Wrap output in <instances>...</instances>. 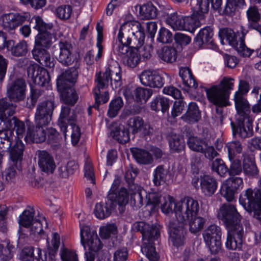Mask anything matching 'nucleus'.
Instances as JSON below:
<instances>
[{
	"label": "nucleus",
	"instance_id": "f257e3e1",
	"mask_svg": "<svg viewBox=\"0 0 261 261\" xmlns=\"http://www.w3.org/2000/svg\"><path fill=\"white\" fill-rule=\"evenodd\" d=\"M135 231H140L143 239V244L141 248L150 261H159L160 256L155 251L153 241L157 240L160 236V228L156 225H150L143 221L135 222L132 226Z\"/></svg>",
	"mask_w": 261,
	"mask_h": 261
},
{
	"label": "nucleus",
	"instance_id": "f03ea898",
	"mask_svg": "<svg viewBox=\"0 0 261 261\" xmlns=\"http://www.w3.org/2000/svg\"><path fill=\"white\" fill-rule=\"evenodd\" d=\"M145 38L144 29L141 23L136 20L123 23L117 36L118 42L131 45L133 48L140 47Z\"/></svg>",
	"mask_w": 261,
	"mask_h": 261
},
{
	"label": "nucleus",
	"instance_id": "7ed1b4c3",
	"mask_svg": "<svg viewBox=\"0 0 261 261\" xmlns=\"http://www.w3.org/2000/svg\"><path fill=\"white\" fill-rule=\"evenodd\" d=\"M233 81L232 78L224 77L218 85L204 88L207 99L220 107L227 106L230 91L233 89Z\"/></svg>",
	"mask_w": 261,
	"mask_h": 261
},
{
	"label": "nucleus",
	"instance_id": "20e7f679",
	"mask_svg": "<svg viewBox=\"0 0 261 261\" xmlns=\"http://www.w3.org/2000/svg\"><path fill=\"white\" fill-rule=\"evenodd\" d=\"M95 81L97 83V85L94 88L93 92L96 102L95 107L97 108L99 94H100L101 93L100 90L108 87L110 81L113 89H117L121 86V75L120 70L117 69L116 71H114L108 67L102 73V75L100 72L97 74Z\"/></svg>",
	"mask_w": 261,
	"mask_h": 261
},
{
	"label": "nucleus",
	"instance_id": "39448f33",
	"mask_svg": "<svg viewBox=\"0 0 261 261\" xmlns=\"http://www.w3.org/2000/svg\"><path fill=\"white\" fill-rule=\"evenodd\" d=\"M81 242L86 250V244L89 247V251H86V261H94L95 254L102 247V244L96 231L91 230L89 226L81 227Z\"/></svg>",
	"mask_w": 261,
	"mask_h": 261
},
{
	"label": "nucleus",
	"instance_id": "423d86ee",
	"mask_svg": "<svg viewBox=\"0 0 261 261\" xmlns=\"http://www.w3.org/2000/svg\"><path fill=\"white\" fill-rule=\"evenodd\" d=\"M30 23L34 24L33 28L39 33L35 37V47L48 48L52 43V35L50 31L52 30V23H46L38 16H34Z\"/></svg>",
	"mask_w": 261,
	"mask_h": 261
},
{
	"label": "nucleus",
	"instance_id": "0eeeda50",
	"mask_svg": "<svg viewBox=\"0 0 261 261\" xmlns=\"http://www.w3.org/2000/svg\"><path fill=\"white\" fill-rule=\"evenodd\" d=\"M239 201L246 211H253L254 217L261 221V190L247 189L244 194L240 195Z\"/></svg>",
	"mask_w": 261,
	"mask_h": 261
},
{
	"label": "nucleus",
	"instance_id": "6e6552de",
	"mask_svg": "<svg viewBox=\"0 0 261 261\" xmlns=\"http://www.w3.org/2000/svg\"><path fill=\"white\" fill-rule=\"evenodd\" d=\"M179 215L177 220L179 223L187 224L189 218L197 215L199 210V204L197 200L191 197H185L180 205H177Z\"/></svg>",
	"mask_w": 261,
	"mask_h": 261
},
{
	"label": "nucleus",
	"instance_id": "1a4fd4ad",
	"mask_svg": "<svg viewBox=\"0 0 261 261\" xmlns=\"http://www.w3.org/2000/svg\"><path fill=\"white\" fill-rule=\"evenodd\" d=\"M218 217L224 222L227 229L242 226L241 224V216L236 207L232 204H223L220 208Z\"/></svg>",
	"mask_w": 261,
	"mask_h": 261
},
{
	"label": "nucleus",
	"instance_id": "9d476101",
	"mask_svg": "<svg viewBox=\"0 0 261 261\" xmlns=\"http://www.w3.org/2000/svg\"><path fill=\"white\" fill-rule=\"evenodd\" d=\"M55 106L52 100H46L37 106L35 114V124L48 125L50 123Z\"/></svg>",
	"mask_w": 261,
	"mask_h": 261
},
{
	"label": "nucleus",
	"instance_id": "9b49d317",
	"mask_svg": "<svg viewBox=\"0 0 261 261\" xmlns=\"http://www.w3.org/2000/svg\"><path fill=\"white\" fill-rule=\"evenodd\" d=\"M26 89L25 80L22 78L16 79L8 85L7 95L12 102H19L24 100Z\"/></svg>",
	"mask_w": 261,
	"mask_h": 261
},
{
	"label": "nucleus",
	"instance_id": "f8f14e48",
	"mask_svg": "<svg viewBox=\"0 0 261 261\" xmlns=\"http://www.w3.org/2000/svg\"><path fill=\"white\" fill-rule=\"evenodd\" d=\"M28 75L36 85L43 86L50 80L49 73L46 69L36 64H31L27 69Z\"/></svg>",
	"mask_w": 261,
	"mask_h": 261
},
{
	"label": "nucleus",
	"instance_id": "ddd939ff",
	"mask_svg": "<svg viewBox=\"0 0 261 261\" xmlns=\"http://www.w3.org/2000/svg\"><path fill=\"white\" fill-rule=\"evenodd\" d=\"M244 230L243 226L228 229L226 248L230 250H241L243 242Z\"/></svg>",
	"mask_w": 261,
	"mask_h": 261
},
{
	"label": "nucleus",
	"instance_id": "4468645a",
	"mask_svg": "<svg viewBox=\"0 0 261 261\" xmlns=\"http://www.w3.org/2000/svg\"><path fill=\"white\" fill-rule=\"evenodd\" d=\"M80 67V62L76 61L73 67H71L59 76L57 80V87H59L61 89L63 87H72L76 82Z\"/></svg>",
	"mask_w": 261,
	"mask_h": 261
},
{
	"label": "nucleus",
	"instance_id": "2eb2a0df",
	"mask_svg": "<svg viewBox=\"0 0 261 261\" xmlns=\"http://www.w3.org/2000/svg\"><path fill=\"white\" fill-rule=\"evenodd\" d=\"M252 118L243 119L237 118L236 122H231L233 135L238 134L242 138L251 136L252 135Z\"/></svg>",
	"mask_w": 261,
	"mask_h": 261
},
{
	"label": "nucleus",
	"instance_id": "dca6fc26",
	"mask_svg": "<svg viewBox=\"0 0 261 261\" xmlns=\"http://www.w3.org/2000/svg\"><path fill=\"white\" fill-rule=\"evenodd\" d=\"M60 53L57 60L65 66H69L76 61L79 62L72 53V45L67 41H60L59 43Z\"/></svg>",
	"mask_w": 261,
	"mask_h": 261
},
{
	"label": "nucleus",
	"instance_id": "f3484780",
	"mask_svg": "<svg viewBox=\"0 0 261 261\" xmlns=\"http://www.w3.org/2000/svg\"><path fill=\"white\" fill-rule=\"evenodd\" d=\"M47 125H36L30 124L28 126V130L25 139L26 141L39 143L44 142L46 138V133L44 127Z\"/></svg>",
	"mask_w": 261,
	"mask_h": 261
},
{
	"label": "nucleus",
	"instance_id": "a211bd4d",
	"mask_svg": "<svg viewBox=\"0 0 261 261\" xmlns=\"http://www.w3.org/2000/svg\"><path fill=\"white\" fill-rule=\"evenodd\" d=\"M141 84L146 86L161 88L164 83V79L155 71L144 70L140 75Z\"/></svg>",
	"mask_w": 261,
	"mask_h": 261
},
{
	"label": "nucleus",
	"instance_id": "6ab92c4d",
	"mask_svg": "<svg viewBox=\"0 0 261 261\" xmlns=\"http://www.w3.org/2000/svg\"><path fill=\"white\" fill-rule=\"evenodd\" d=\"M213 35V29L210 27H206L201 29L195 38V44L199 47L206 45L208 48H216L217 45L214 42Z\"/></svg>",
	"mask_w": 261,
	"mask_h": 261
},
{
	"label": "nucleus",
	"instance_id": "aec40b11",
	"mask_svg": "<svg viewBox=\"0 0 261 261\" xmlns=\"http://www.w3.org/2000/svg\"><path fill=\"white\" fill-rule=\"evenodd\" d=\"M234 99L237 112V118L243 119L251 118L249 115L251 111L250 106L247 99L240 93L236 92Z\"/></svg>",
	"mask_w": 261,
	"mask_h": 261
},
{
	"label": "nucleus",
	"instance_id": "412c9836",
	"mask_svg": "<svg viewBox=\"0 0 261 261\" xmlns=\"http://www.w3.org/2000/svg\"><path fill=\"white\" fill-rule=\"evenodd\" d=\"M32 53L33 58L41 65L50 68L55 66V61L46 48L34 47Z\"/></svg>",
	"mask_w": 261,
	"mask_h": 261
},
{
	"label": "nucleus",
	"instance_id": "4be33fe9",
	"mask_svg": "<svg viewBox=\"0 0 261 261\" xmlns=\"http://www.w3.org/2000/svg\"><path fill=\"white\" fill-rule=\"evenodd\" d=\"M38 165L41 170L47 173H52L56 165L52 155L46 150L38 151Z\"/></svg>",
	"mask_w": 261,
	"mask_h": 261
},
{
	"label": "nucleus",
	"instance_id": "5701e85b",
	"mask_svg": "<svg viewBox=\"0 0 261 261\" xmlns=\"http://www.w3.org/2000/svg\"><path fill=\"white\" fill-rule=\"evenodd\" d=\"M76 116L74 111H71L69 106L63 107L58 120V124L64 133H66L67 124H73L76 122Z\"/></svg>",
	"mask_w": 261,
	"mask_h": 261
},
{
	"label": "nucleus",
	"instance_id": "b1692460",
	"mask_svg": "<svg viewBox=\"0 0 261 261\" xmlns=\"http://www.w3.org/2000/svg\"><path fill=\"white\" fill-rule=\"evenodd\" d=\"M179 226L170 223L169 226V239L175 246L178 247L184 244V225L181 223Z\"/></svg>",
	"mask_w": 261,
	"mask_h": 261
},
{
	"label": "nucleus",
	"instance_id": "393cba45",
	"mask_svg": "<svg viewBox=\"0 0 261 261\" xmlns=\"http://www.w3.org/2000/svg\"><path fill=\"white\" fill-rule=\"evenodd\" d=\"M107 199L112 201L113 205L115 207L116 204L119 205L120 211L123 212L124 205H125L128 200V192L126 188L121 189L116 193H109Z\"/></svg>",
	"mask_w": 261,
	"mask_h": 261
},
{
	"label": "nucleus",
	"instance_id": "a878e982",
	"mask_svg": "<svg viewBox=\"0 0 261 261\" xmlns=\"http://www.w3.org/2000/svg\"><path fill=\"white\" fill-rule=\"evenodd\" d=\"M24 150V145L23 142L21 140H17L15 144L7 150L9 152L10 164L21 166Z\"/></svg>",
	"mask_w": 261,
	"mask_h": 261
},
{
	"label": "nucleus",
	"instance_id": "bb28decb",
	"mask_svg": "<svg viewBox=\"0 0 261 261\" xmlns=\"http://www.w3.org/2000/svg\"><path fill=\"white\" fill-rule=\"evenodd\" d=\"M200 187L204 195L211 196L217 188V180L210 175H205L200 178Z\"/></svg>",
	"mask_w": 261,
	"mask_h": 261
},
{
	"label": "nucleus",
	"instance_id": "cd10ccee",
	"mask_svg": "<svg viewBox=\"0 0 261 261\" xmlns=\"http://www.w3.org/2000/svg\"><path fill=\"white\" fill-rule=\"evenodd\" d=\"M243 171L245 175L250 177H254L259 173L254 159L247 154L243 155Z\"/></svg>",
	"mask_w": 261,
	"mask_h": 261
},
{
	"label": "nucleus",
	"instance_id": "c85d7f7f",
	"mask_svg": "<svg viewBox=\"0 0 261 261\" xmlns=\"http://www.w3.org/2000/svg\"><path fill=\"white\" fill-rule=\"evenodd\" d=\"M201 118V114L198 107L195 102H190L185 114L181 119L189 123H194L198 122Z\"/></svg>",
	"mask_w": 261,
	"mask_h": 261
},
{
	"label": "nucleus",
	"instance_id": "c756f323",
	"mask_svg": "<svg viewBox=\"0 0 261 261\" xmlns=\"http://www.w3.org/2000/svg\"><path fill=\"white\" fill-rule=\"evenodd\" d=\"M111 135L115 140L122 144L127 142L130 139L128 129L122 125H113L111 130Z\"/></svg>",
	"mask_w": 261,
	"mask_h": 261
},
{
	"label": "nucleus",
	"instance_id": "7c9ffc66",
	"mask_svg": "<svg viewBox=\"0 0 261 261\" xmlns=\"http://www.w3.org/2000/svg\"><path fill=\"white\" fill-rule=\"evenodd\" d=\"M114 208L112 201L107 200L105 202H100L96 203L94 209V214L95 216L99 219H105L109 217L112 210Z\"/></svg>",
	"mask_w": 261,
	"mask_h": 261
},
{
	"label": "nucleus",
	"instance_id": "2f4dec72",
	"mask_svg": "<svg viewBox=\"0 0 261 261\" xmlns=\"http://www.w3.org/2000/svg\"><path fill=\"white\" fill-rule=\"evenodd\" d=\"M64 102L68 105L73 106L77 101L78 96L72 87L64 86L61 89L57 87Z\"/></svg>",
	"mask_w": 261,
	"mask_h": 261
},
{
	"label": "nucleus",
	"instance_id": "473e14b6",
	"mask_svg": "<svg viewBox=\"0 0 261 261\" xmlns=\"http://www.w3.org/2000/svg\"><path fill=\"white\" fill-rule=\"evenodd\" d=\"M37 256H34V248L31 246L24 247L21 252L20 258L21 261H44L42 258V250L37 248Z\"/></svg>",
	"mask_w": 261,
	"mask_h": 261
},
{
	"label": "nucleus",
	"instance_id": "72a5a7b5",
	"mask_svg": "<svg viewBox=\"0 0 261 261\" xmlns=\"http://www.w3.org/2000/svg\"><path fill=\"white\" fill-rule=\"evenodd\" d=\"M133 157L137 162L143 164H150L152 161L151 154L147 151L138 148L130 149Z\"/></svg>",
	"mask_w": 261,
	"mask_h": 261
},
{
	"label": "nucleus",
	"instance_id": "f704fd0d",
	"mask_svg": "<svg viewBox=\"0 0 261 261\" xmlns=\"http://www.w3.org/2000/svg\"><path fill=\"white\" fill-rule=\"evenodd\" d=\"M179 74L182 80L183 84L188 88L196 89L198 87V84L189 68H181L179 69Z\"/></svg>",
	"mask_w": 261,
	"mask_h": 261
},
{
	"label": "nucleus",
	"instance_id": "c9c22d12",
	"mask_svg": "<svg viewBox=\"0 0 261 261\" xmlns=\"http://www.w3.org/2000/svg\"><path fill=\"white\" fill-rule=\"evenodd\" d=\"M219 37L222 44L225 43L224 40L225 39L229 44L234 48L239 45L237 40L236 35L234 31L230 29L223 28L220 29L219 32Z\"/></svg>",
	"mask_w": 261,
	"mask_h": 261
},
{
	"label": "nucleus",
	"instance_id": "e433bc0d",
	"mask_svg": "<svg viewBox=\"0 0 261 261\" xmlns=\"http://www.w3.org/2000/svg\"><path fill=\"white\" fill-rule=\"evenodd\" d=\"M139 48L132 47L129 52L123 58V63L125 65L134 68L139 64L141 59L139 55Z\"/></svg>",
	"mask_w": 261,
	"mask_h": 261
},
{
	"label": "nucleus",
	"instance_id": "4c0bfd02",
	"mask_svg": "<svg viewBox=\"0 0 261 261\" xmlns=\"http://www.w3.org/2000/svg\"><path fill=\"white\" fill-rule=\"evenodd\" d=\"M159 57L167 63H173L176 60L177 52L175 48L166 46L162 48L159 53Z\"/></svg>",
	"mask_w": 261,
	"mask_h": 261
},
{
	"label": "nucleus",
	"instance_id": "58836bf2",
	"mask_svg": "<svg viewBox=\"0 0 261 261\" xmlns=\"http://www.w3.org/2000/svg\"><path fill=\"white\" fill-rule=\"evenodd\" d=\"M169 106V100L168 98L158 96L151 102L150 108L155 112L161 110L163 113H165L168 110Z\"/></svg>",
	"mask_w": 261,
	"mask_h": 261
},
{
	"label": "nucleus",
	"instance_id": "ea45409f",
	"mask_svg": "<svg viewBox=\"0 0 261 261\" xmlns=\"http://www.w3.org/2000/svg\"><path fill=\"white\" fill-rule=\"evenodd\" d=\"M139 14L142 19H154L157 16V9L149 3L140 6Z\"/></svg>",
	"mask_w": 261,
	"mask_h": 261
},
{
	"label": "nucleus",
	"instance_id": "a19ab883",
	"mask_svg": "<svg viewBox=\"0 0 261 261\" xmlns=\"http://www.w3.org/2000/svg\"><path fill=\"white\" fill-rule=\"evenodd\" d=\"M17 106L7 98H0V117L12 116L15 112Z\"/></svg>",
	"mask_w": 261,
	"mask_h": 261
},
{
	"label": "nucleus",
	"instance_id": "79ce46f5",
	"mask_svg": "<svg viewBox=\"0 0 261 261\" xmlns=\"http://www.w3.org/2000/svg\"><path fill=\"white\" fill-rule=\"evenodd\" d=\"M166 22L174 30H182L184 22V16L178 15L177 13H173L167 15L165 19Z\"/></svg>",
	"mask_w": 261,
	"mask_h": 261
},
{
	"label": "nucleus",
	"instance_id": "37998d69",
	"mask_svg": "<svg viewBox=\"0 0 261 261\" xmlns=\"http://www.w3.org/2000/svg\"><path fill=\"white\" fill-rule=\"evenodd\" d=\"M164 202L161 205V210L164 213L169 214L174 211L176 214V217L179 215L177 211V205H180V202L175 203L174 199L171 196L168 195L164 198Z\"/></svg>",
	"mask_w": 261,
	"mask_h": 261
},
{
	"label": "nucleus",
	"instance_id": "c03bdc74",
	"mask_svg": "<svg viewBox=\"0 0 261 261\" xmlns=\"http://www.w3.org/2000/svg\"><path fill=\"white\" fill-rule=\"evenodd\" d=\"M34 209L28 206L19 217L18 221L19 225L26 228L29 227L35 220L34 219Z\"/></svg>",
	"mask_w": 261,
	"mask_h": 261
},
{
	"label": "nucleus",
	"instance_id": "a18cd8bd",
	"mask_svg": "<svg viewBox=\"0 0 261 261\" xmlns=\"http://www.w3.org/2000/svg\"><path fill=\"white\" fill-rule=\"evenodd\" d=\"M205 222V218L196 216L189 218L187 224H189L190 231L195 234L203 229Z\"/></svg>",
	"mask_w": 261,
	"mask_h": 261
},
{
	"label": "nucleus",
	"instance_id": "49530a36",
	"mask_svg": "<svg viewBox=\"0 0 261 261\" xmlns=\"http://www.w3.org/2000/svg\"><path fill=\"white\" fill-rule=\"evenodd\" d=\"M221 236L222 231L221 228L214 224L208 226L202 233L204 241L221 238Z\"/></svg>",
	"mask_w": 261,
	"mask_h": 261
},
{
	"label": "nucleus",
	"instance_id": "de8ad7c7",
	"mask_svg": "<svg viewBox=\"0 0 261 261\" xmlns=\"http://www.w3.org/2000/svg\"><path fill=\"white\" fill-rule=\"evenodd\" d=\"M170 149L173 151H180L185 147L183 138L175 134L171 133L168 137Z\"/></svg>",
	"mask_w": 261,
	"mask_h": 261
},
{
	"label": "nucleus",
	"instance_id": "09e8293b",
	"mask_svg": "<svg viewBox=\"0 0 261 261\" xmlns=\"http://www.w3.org/2000/svg\"><path fill=\"white\" fill-rule=\"evenodd\" d=\"M13 134L11 129L0 132V148L4 151L10 148L13 142Z\"/></svg>",
	"mask_w": 261,
	"mask_h": 261
},
{
	"label": "nucleus",
	"instance_id": "8fccbe9b",
	"mask_svg": "<svg viewBox=\"0 0 261 261\" xmlns=\"http://www.w3.org/2000/svg\"><path fill=\"white\" fill-rule=\"evenodd\" d=\"M123 99L121 97L117 96L114 98L109 104L108 116L110 118L116 117L123 107Z\"/></svg>",
	"mask_w": 261,
	"mask_h": 261
},
{
	"label": "nucleus",
	"instance_id": "3c124183",
	"mask_svg": "<svg viewBox=\"0 0 261 261\" xmlns=\"http://www.w3.org/2000/svg\"><path fill=\"white\" fill-rule=\"evenodd\" d=\"M206 141L197 137H191L188 140V145L192 150L198 152H202L204 147H206Z\"/></svg>",
	"mask_w": 261,
	"mask_h": 261
},
{
	"label": "nucleus",
	"instance_id": "603ef678",
	"mask_svg": "<svg viewBox=\"0 0 261 261\" xmlns=\"http://www.w3.org/2000/svg\"><path fill=\"white\" fill-rule=\"evenodd\" d=\"M167 171L163 166H158L153 172V182L155 186H160L165 183L167 176Z\"/></svg>",
	"mask_w": 261,
	"mask_h": 261
},
{
	"label": "nucleus",
	"instance_id": "864d4df0",
	"mask_svg": "<svg viewBox=\"0 0 261 261\" xmlns=\"http://www.w3.org/2000/svg\"><path fill=\"white\" fill-rule=\"evenodd\" d=\"M211 169L221 176H224L227 173H228V168L221 159H216L213 161Z\"/></svg>",
	"mask_w": 261,
	"mask_h": 261
},
{
	"label": "nucleus",
	"instance_id": "5fc2aeb1",
	"mask_svg": "<svg viewBox=\"0 0 261 261\" xmlns=\"http://www.w3.org/2000/svg\"><path fill=\"white\" fill-rule=\"evenodd\" d=\"M144 123V120L139 116L131 117L127 122V125L132 128V133L134 135L141 132Z\"/></svg>",
	"mask_w": 261,
	"mask_h": 261
},
{
	"label": "nucleus",
	"instance_id": "6e6d98bb",
	"mask_svg": "<svg viewBox=\"0 0 261 261\" xmlns=\"http://www.w3.org/2000/svg\"><path fill=\"white\" fill-rule=\"evenodd\" d=\"M60 244V236L57 233H54L53 234V239L51 240V245H48V256L49 259L50 260H53L54 259Z\"/></svg>",
	"mask_w": 261,
	"mask_h": 261
},
{
	"label": "nucleus",
	"instance_id": "4d7b16f0",
	"mask_svg": "<svg viewBox=\"0 0 261 261\" xmlns=\"http://www.w3.org/2000/svg\"><path fill=\"white\" fill-rule=\"evenodd\" d=\"M134 93L137 101L144 100L146 102L152 95V90L149 88L138 87L135 90Z\"/></svg>",
	"mask_w": 261,
	"mask_h": 261
},
{
	"label": "nucleus",
	"instance_id": "13d9d810",
	"mask_svg": "<svg viewBox=\"0 0 261 261\" xmlns=\"http://www.w3.org/2000/svg\"><path fill=\"white\" fill-rule=\"evenodd\" d=\"M231 164L228 168V174L231 176L240 175L243 171V165L241 164V161L238 159L232 158V159L229 160Z\"/></svg>",
	"mask_w": 261,
	"mask_h": 261
},
{
	"label": "nucleus",
	"instance_id": "bf43d9fd",
	"mask_svg": "<svg viewBox=\"0 0 261 261\" xmlns=\"http://www.w3.org/2000/svg\"><path fill=\"white\" fill-rule=\"evenodd\" d=\"M130 201L133 203L135 206L140 208L143 205V200L145 197L146 198L147 193L144 190L140 191L139 193H130Z\"/></svg>",
	"mask_w": 261,
	"mask_h": 261
},
{
	"label": "nucleus",
	"instance_id": "052dcab7",
	"mask_svg": "<svg viewBox=\"0 0 261 261\" xmlns=\"http://www.w3.org/2000/svg\"><path fill=\"white\" fill-rule=\"evenodd\" d=\"M13 248L12 245L7 244L6 246L3 244H0V259L1 261H12L13 254L12 249Z\"/></svg>",
	"mask_w": 261,
	"mask_h": 261
},
{
	"label": "nucleus",
	"instance_id": "680f3d73",
	"mask_svg": "<svg viewBox=\"0 0 261 261\" xmlns=\"http://www.w3.org/2000/svg\"><path fill=\"white\" fill-rule=\"evenodd\" d=\"M204 241L212 254H218L222 249L221 238Z\"/></svg>",
	"mask_w": 261,
	"mask_h": 261
},
{
	"label": "nucleus",
	"instance_id": "e2e57ef3",
	"mask_svg": "<svg viewBox=\"0 0 261 261\" xmlns=\"http://www.w3.org/2000/svg\"><path fill=\"white\" fill-rule=\"evenodd\" d=\"M27 44L25 41H21L11 48V54L16 57L24 56L27 51Z\"/></svg>",
	"mask_w": 261,
	"mask_h": 261
},
{
	"label": "nucleus",
	"instance_id": "0e129e2a",
	"mask_svg": "<svg viewBox=\"0 0 261 261\" xmlns=\"http://www.w3.org/2000/svg\"><path fill=\"white\" fill-rule=\"evenodd\" d=\"M131 48V45L117 42L113 46V51L115 54L123 58L129 52Z\"/></svg>",
	"mask_w": 261,
	"mask_h": 261
},
{
	"label": "nucleus",
	"instance_id": "69168bd1",
	"mask_svg": "<svg viewBox=\"0 0 261 261\" xmlns=\"http://www.w3.org/2000/svg\"><path fill=\"white\" fill-rule=\"evenodd\" d=\"M0 20L2 27L6 31L10 32L15 29L11 13L3 15Z\"/></svg>",
	"mask_w": 261,
	"mask_h": 261
},
{
	"label": "nucleus",
	"instance_id": "338daca9",
	"mask_svg": "<svg viewBox=\"0 0 261 261\" xmlns=\"http://www.w3.org/2000/svg\"><path fill=\"white\" fill-rule=\"evenodd\" d=\"M182 30L189 32H194L199 27V21L191 16H184Z\"/></svg>",
	"mask_w": 261,
	"mask_h": 261
},
{
	"label": "nucleus",
	"instance_id": "774afa93",
	"mask_svg": "<svg viewBox=\"0 0 261 261\" xmlns=\"http://www.w3.org/2000/svg\"><path fill=\"white\" fill-rule=\"evenodd\" d=\"M72 8L69 5H62L56 9V15L61 19H69L72 13Z\"/></svg>",
	"mask_w": 261,
	"mask_h": 261
}]
</instances>
